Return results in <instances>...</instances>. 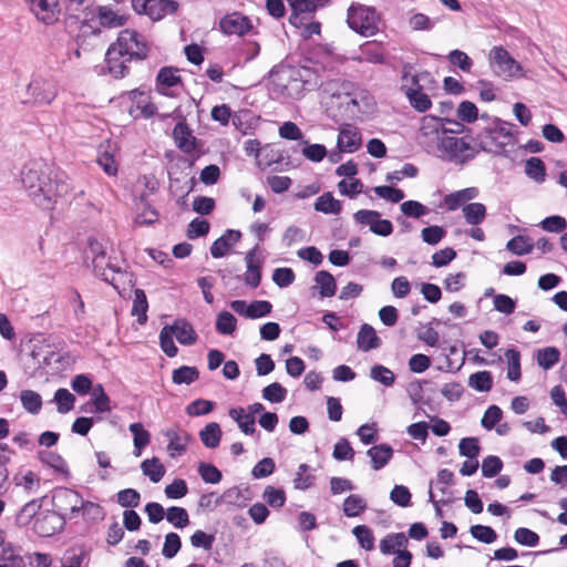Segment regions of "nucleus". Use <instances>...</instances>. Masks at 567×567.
Listing matches in <instances>:
<instances>
[{
    "mask_svg": "<svg viewBox=\"0 0 567 567\" xmlns=\"http://www.w3.org/2000/svg\"><path fill=\"white\" fill-rule=\"evenodd\" d=\"M21 182L33 202L43 209H51L56 197L68 190L59 171L43 162L27 164L21 173Z\"/></svg>",
    "mask_w": 567,
    "mask_h": 567,
    "instance_id": "1",
    "label": "nucleus"
},
{
    "mask_svg": "<svg viewBox=\"0 0 567 567\" xmlns=\"http://www.w3.org/2000/svg\"><path fill=\"white\" fill-rule=\"evenodd\" d=\"M275 86L281 95L298 100L305 91L317 85V73L308 66H274L269 71Z\"/></svg>",
    "mask_w": 567,
    "mask_h": 567,
    "instance_id": "2",
    "label": "nucleus"
},
{
    "mask_svg": "<svg viewBox=\"0 0 567 567\" xmlns=\"http://www.w3.org/2000/svg\"><path fill=\"white\" fill-rule=\"evenodd\" d=\"M512 123L493 117L492 123L480 132L471 142H477L478 151L496 155L505 152V146L513 137Z\"/></svg>",
    "mask_w": 567,
    "mask_h": 567,
    "instance_id": "3",
    "label": "nucleus"
},
{
    "mask_svg": "<svg viewBox=\"0 0 567 567\" xmlns=\"http://www.w3.org/2000/svg\"><path fill=\"white\" fill-rule=\"evenodd\" d=\"M347 23L362 37H372L380 31L381 16L373 7L352 3L347 11Z\"/></svg>",
    "mask_w": 567,
    "mask_h": 567,
    "instance_id": "4",
    "label": "nucleus"
},
{
    "mask_svg": "<svg viewBox=\"0 0 567 567\" xmlns=\"http://www.w3.org/2000/svg\"><path fill=\"white\" fill-rule=\"evenodd\" d=\"M467 136L455 137V136H443L437 142V148L446 154L447 159L451 162H458L465 164L468 161L475 158L481 152L477 147V142L466 141Z\"/></svg>",
    "mask_w": 567,
    "mask_h": 567,
    "instance_id": "5",
    "label": "nucleus"
},
{
    "mask_svg": "<svg viewBox=\"0 0 567 567\" xmlns=\"http://www.w3.org/2000/svg\"><path fill=\"white\" fill-rule=\"evenodd\" d=\"M488 61L493 73L505 81L517 78L522 71L520 63L502 45L491 50Z\"/></svg>",
    "mask_w": 567,
    "mask_h": 567,
    "instance_id": "6",
    "label": "nucleus"
},
{
    "mask_svg": "<svg viewBox=\"0 0 567 567\" xmlns=\"http://www.w3.org/2000/svg\"><path fill=\"white\" fill-rule=\"evenodd\" d=\"M116 45L127 55V61H143L148 56L150 44L145 38L132 29L122 30L116 39Z\"/></svg>",
    "mask_w": 567,
    "mask_h": 567,
    "instance_id": "7",
    "label": "nucleus"
},
{
    "mask_svg": "<svg viewBox=\"0 0 567 567\" xmlns=\"http://www.w3.org/2000/svg\"><path fill=\"white\" fill-rule=\"evenodd\" d=\"M66 522L65 515H60V512L54 509L41 511L33 522V530L40 537H50L61 532Z\"/></svg>",
    "mask_w": 567,
    "mask_h": 567,
    "instance_id": "8",
    "label": "nucleus"
},
{
    "mask_svg": "<svg viewBox=\"0 0 567 567\" xmlns=\"http://www.w3.org/2000/svg\"><path fill=\"white\" fill-rule=\"evenodd\" d=\"M27 96L24 103L50 104L56 96V89L53 82L35 78L27 86Z\"/></svg>",
    "mask_w": 567,
    "mask_h": 567,
    "instance_id": "9",
    "label": "nucleus"
},
{
    "mask_svg": "<svg viewBox=\"0 0 567 567\" xmlns=\"http://www.w3.org/2000/svg\"><path fill=\"white\" fill-rule=\"evenodd\" d=\"M355 223L367 225L370 230L382 237L390 236L393 233V225L389 219H381V214L377 210L360 209L354 213Z\"/></svg>",
    "mask_w": 567,
    "mask_h": 567,
    "instance_id": "10",
    "label": "nucleus"
},
{
    "mask_svg": "<svg viewBox=\"0 0 567 567\" xmlns=\"http://www.w3.org/2000/svg\"><path fill=\"white\" fill-rule=\"evenodd\" d=\"M413 66L410 63H405L402 66L401 80L403 82H410V85H402V91L405 89H413L421 91L433 90L437 87V82L430 71H422L416 74H412Z\"/></svg>",
    "mask_w": 567,
    "mask_h": 567,
    "instance_id": "11",
    "label": "nucleus"
},
{
    "mask_svg": "<svg viewBox=\"0 0 567 567\" xmlns=\"http://www.w3.org/2000/svg\"><path fill=\"white\" fill-rule=\"evenodd\" d=\"M219 29L226 35L244 37L252 29V22L240 12H231L219 21Z\"/></svg>",
    "mask_w": 567,
    "mask_h": 567,
    "instance_id": "12",
    "label": "nucleus"
},
{
    "mask_svg": "<svg viewBox=\"0 0 567 567\" xmlns=\"http://www.w3.org/2000/svg\"><path fill=\"white\" fill-rule=\"evenodd\" d=\"M92 255V267L94 274L101 278L103 281L112 285L114 288H117L114 284V276L109 277L105 274L104 259H105V249L103 245L95 238H90L87 241V256Z\"/></svg>",
    "mask_w": 567,
    "mask_h": 567,
    "instance_id": "13",
    "label": "nucleus"
},
{
    "mask_svg": "<svg viewBox=\"0 0 567 567\" xmlns=\"http://www.w3.org/2000/svg\"><path fill=\"white\" fill-rule=\"evenodd\" d=\"M105 62L109 72L115 78H124L128 72L127 55L123 53V50L116 45V42L112 43L105 54Z\"/></svg>",
    "mask_w": 567,
    "mask_h": 567,
    "instance_id": "14",
    "label": "nucleus"
},
{
    "mask_svg": "<svg viewBox=\"0 0 567 567\" xmlns=\"http://www.w3.org/2000/svg\"><path fill=\"white\" fill-rule=\"evenodd\" d=\"M94 17L99 19L101 27L107 29L123 27L127 21L125 16L118 14L110 6H97L85 13V18L93 19Z\"/></svg>",
    "mask_w": 567,
    "mask_h": 567,
    "instance_id": "15",
    "label": "nucleus"
},
{
    "mask_svg": "<svg viewBox=\"0 0 567 567\" xmlns=\"http://www.w3.org/2000/svg\"><path fill=\"white\" fill-rule=\"evenodd\" d=\"M361 133L351 124H342L339 127L337 147L340 152L354 153L361 146Z\"/></svg>",
    "mask_w": 567,
    "mask_h": 567,
    "instance_id": "16",
    "label": "nucleus"
},
{
    "mask_svg": "<svg viewBox=\"0 0 567 567\" xmlns=\"http://www.w3.org/2000/svg\"><path fill=\"white\" fill-rule=\"evenodd\" d=\"M172 136L177 148L186 154L196 150L199 143L186 122H178L173 130Z\"/></svg>",
    "mask_w": 567,
    "mask_h": 567,
    "instance_id": "17",
    "label": "nucleus"
},
{
    "mask_svg": "<svg viewBox=\"0 0 567 567\" xmlns=\"http://www.w3.org/2000/svg\"><path fill=\"white\" fill-rule=\"evenodd\" d=\"M241 239V233L235 229H227L210 246V254L214 258L224 257L228 250Z\"/></svg>",
    "mask_w": 567,
    "mask_h": 567,
    "instance_id": "18",
    "label": "nucleus"
},
{
    "mask_svg": "<svg viewBox=\"0 0 567 567\" xmlns=\"http://www.w3.org/2000/svg\"><path fill=\"white\" fill-rule=\"evenodd\" d=\"M81 495L71 488L60 487L56 488L52 495V505L55 512H60V515L69 509L72 503H80Z\"/></svg>",
    "mask_w": 567,
    "mask_h": 567,
    "instance_id": "19",
    "label": "nucleus"
},
{
    "mask_svg": "<svg viewBox=\"0 0 567 567\" xmlns=\"http://www.w3.org/2000/svg\"><path fill=\"white\" fill-rule=\"evenodd\" d=\"M381 339L377 336L374 328L369 323H363L360 327L357 337V346L359 350L368 352L381 347Z\"/></svg>",
    "mask_w": 567,
    "mask_h": 567,
    "instance_id": "20",
    "label": "nucleus"
},
{
    "mask_svg": "<svg viewBox=\"0 0 567 567\" xmlns=\"http://www.w3.org/2000/svg\"><path fill=\"white\" fill-rule=\"evenodd\" d=\"M367 454L371 458V467L374 471H380L392 458L393 449L389 444L382 443L370 447Z\"/></svg>",
    "mask_w": 567,
    "mask_h": 567,
    "instance_id": "21",
    "label": "nucleus"
},
{
    "mask_svg": "<svg viewBox=\"0 0 567 567\" xmlns=\"http://www.w3.org/2000/svg\"><path fill=\"white\" fill-rule=\"evenodd\" d=\"M21 547L7 543L0 549V567H27Z\"/></svg>",
    "mask_w": 567,
    "mask_h": 567,
    "instance_id": "22",
    "label": "nucleus"
},
{
    "mask_svg": "<svg viewBox=\"0 0 567 567\" xmlns=\"http://www.w3.org/2000/svg\"><path fill=\"white\" fill-rule=\"evenodd\" d=\"M169 327L174 330V334L181 344L192 346L197 341V334L186 319H176Z\"/></svg>",
    "mask_w": 567,
    "mask_h": 567,
    "instance_id": "23",
    "label": "nucleus"
},
{
    "mask_svg": "<svg viewBox=\"0 0 567 567\" xmlns=\"http://www.w3.org/2000/svg\"><path fill=\"white\" fill-rule=\"evenodd\" d=\"M148 17L152 21H159L167 14H174L179 3L176 0H151Z\"/></svg>",
    "mask_w": 567,
    "mask_h": 567,
    "instance_id": "24",
    "label": "nucleus"
},
{
    "mask_svg": "<svg viewBox=\"0 0 567 567\" xmlns=\"http://www.w3.org/2000/svg\"><path fill=\"white\" fill-rule=\"evenodd\" d=\"M164 435L168 439V451H175L178 454L186 452L187 443L190 441V435L186 431H181L177 426L171 427L165 431Z\"/></svg>",
    "mask_w": 567,
    "mask_h": 567,
    "instance_id": "25",
    "label": "nucleus"
},
{
    "mask_svg": "<svg viewBox=\"0 0 567 567\" xmlns=\"http://www.w3.org/2000/svg\"><path fill=\"white\" fill-rule=\"evenodd\" d=\"M30 3L31 10L34 12L38 20L44 24H52L56 18L53 7L55 2L51 3L49 0H25Z\"/></svg>",
    "mask_w": 567,
    "mask_h": 567,
    "instance_id": "26",
    "label": "nucleus"
},
{
    "mask_svg": "<svg viewBox=\"0 0 567 567\" xmlns=\"http://www.w3.org/2000/svg\"><path fill=\"white\" fill-rule=\"evenodd\" d=\"M315 210L323 214L338 215L342 210L341 202L336 199L331 192H326L315 202Z\"/></svg>",
    "mask_w": 567,
    "mask_h": 567,
    "instance_id": "27",
    "label": "nucleus"
},
{
    "mask_svg": "<svg viewBox=\"0 0 567 567\" xmlns=\"http://www.w3.org/2000/svg\"><path fill=\"white\" fill-rule=\"evenodd\" d=\"M41 499H32L24 504L16 517V523L20 527L28 526L32 520L37 519V515L41 512Z\"/></svg>",
    "mask_w": 567,
    "mask_h": 567,
    "instance_id": "28",
    "label": "nucleus"
},
{
    "mask_svg": "<svg viewBox=\"0 0 567 567\" xmlns=\"http://www.w3.org/2000/svg\"><path fill=\"white\" fill-rule=\"evenodd\" d=\"M229 416L237 422L238 427L246 435H252L256 432V420L254 416L245 414L244 408L230 409Z\"/></svg>",
    "mask_w": 567,
    "mask_h": 567,
    "instance_id": "29",
    "label": "nucleus"
},
{
    "mask_svg": "<svg viewBox=\"0 0 567 567\" xmlns=\"http://www.w3.org/2000/svg\"><path fill=\"white\" fill-rule=\"evenodd\" d=\"M247 498L244 496L243 491L238 486H233L226 489L219 497L214 501V507L221 504L233 505L237 507L246 506Z\"/></svg>",
    "mask_w": 567,
    "mask_h": 567,
    "instance_id": "30",
    "label": "nucleus"
},
{
    "mask_svg": "<svg viewBox=\"0 0 567 567\" xmlns=\"http://www.w3.org/2000/svg\"><path fill=\"white\" fill-rule=\"evenodd\" d=\"M128 430L133 434V453L135 456H140L142 454V450L150 444L151 434L144 429L142 423H132L130 424Z\"/></svg>",
    "mask_w": 567,
    "mask_h": 567,
    "instance_id": "31",
    "label": "nucleus"
},
{
    "mask_svg": "<svg viewBox=\"0 0 567 567\" xmlns=\"http://www.w3.org/2000/svg\"><path fill=\"white\" fill-rule=\"evenodd\" d=\"M141 470L153 483H158L166 473L165 466L156 456L144 460L141 464Z\"/></svg>",
    "mask_w": 567,
    "mask_h": 567,
    "instance_id": "32",
    "label": "nucleus"
},
{
    "mask_svg": "<svg viewBox=\"0 0 567 567\" xmlns=\"http://www.w3.org/2000/svg\"><path fill=\"white\" fill-rule=\"evenodd\" d=\"M221 429L218 423L210 422L199 432L202 443L208 449H216L221 440Z\"/></svg>",
    "mask_w": 567,
    "mask_h": 567,
    "instance_id": "33",
    "label": "nucleus"
},
{
    "mask_svg": "<svg viewBox=\"0 0 567 567\" xmlns=\"http://www.w3.org/2000/svg\"><path fill=\"white\" fill-rule=\"evenodd\" d=\"M465 221L468 225L477 226L484 221L486 217V207L482 203L465 204L462 208Z\"/></svg>",
    "mask_w": 567,
    "mask_h": 567,
    "instance_id": "34",
    "label": "nucleus"
},
{
    "mask_svg": "<svg viewBox=\"0 0 567 567\" xmlns=\"http://www.w3.org/2000/svg\"><path fill=\"white\" fill-rule=\"evenodd\" d=\"M404 94L411 106L420 113L426 112L432 106V101L424 91L419 92V90L405 89Z\"/></svg>",
    "mask_w": 567,
    "mask_h": 567,
    "instance_id": "35",
    "label": "nucleus"
},
{
    "mask_svg": "<svg viewBox=\"0 0 567 567\" xmlns=\"http://www.w3.org/2000/svg\"><path fill=\"white\" fill-rule=\"evenodd\" d=\"M537 364L544 370H550L560 360V351L556 347H546L537 350Z\"/></svg>",
    "mask_w": 567,
    "mask_h": 567,
    "instance_id": "36",
    "label": "nucleus"
},
{
    "mask_svg": "<svg viewBox=\"0 0 567 567\" xmlns=\"http://www.w3.org/2000/svg\"><path fill=\"white\" fill-rule=\"evenodd\" d=\"M525 174L534 182L542 184L546 179V166L542 158L530 157L525 163Z\"/></svg>",
    "mask_w": 567,
    "mask_h": 567,
    "instance_id": "37",
    "label": "nucleus"
},
{
    "mask_svg": "<svg viewBox=\"0 0 567 567\" xmlns=\"http://www.w3.org/2000/svg\"><path fill=\"white\" fill-rule=\"evenodd\" d=\"M38 455H39V460L43 464L48 465L49 467L53 468L54 471H56L59 473L69 475V468H68L66 462L60 454L51 452V451H40L38 453Z\"/></svg>",
    "mask_w": 567,
    "mask_h": 567,
    "instance_id": "38",
    "label": "nucleus"
},
{
    "mask_svg": "<svg viewBox=\"0 0 567 567\" xmlns=\"http://www.w3.org/2000/svg\"><path fill=\"white\" fill-rule=\"evenodd\" d=\"M148 302L146 293L143 289H135L132 307V315L137 316V322L144 324L147 321Z\"/></svg>",
    "mask_w": 567,
    "mask_h": 567,
    "instance_id": "39",
    "label": "nucleus"
},
{
    "mask_svg": "<svg viewBox=\"0 0 567 567\" xmlns=\"http://www.w3.org/2000/svg\"><path fill=\"white\" fill-rule=\"evenodd\" d=\"M315 281L320 286V295L323 298L336 295L337 285L334 277L326 270H320L315 276Z\"/></svg>",
    "mask_w": 567,
    "mask_h": 567,
    "instance_id": "40",
    "label": "nucleus"
},
{
    "mask_svg": "<svg viewBox=\"0 0 567 567\" xmlns=\"http://www.w3.org/2000/svg\"><path fill=\"white\" fill-rule=\"evenodd\" d=\"M445 122H451V120L442 116L425 115L421 120L420 132L424 136L437 134L441 131L443 132Z\"/></svg>",
    "mask_w": 567,
    "mask_h": 567,
    "instance_id": "41",
    "label": "nucleus"
},
{
    "mask_svg": "<svg viewBox=\"0 0 567 567\" xmlns=\"http://www.w3.org/2000/svg\"><path fill=\"white\" fill-rule=\"evenodd\" d=\"M360 51L364 56V61H367L369 63H373V64H384L385 63V55L381 49V45L375 42L368 41V42L363 43L360 47Z\"/></svg>",
    "mask_w": 567,
    "mask_h": 567,
    "instance_id": "42",
    "label": "nucleus"
},
{
    "mask_svg": "<svg viewBox=\"0 0 567 567\" xmlns=\"http://www.w3.org/2000/svg\"><path fill=\"white\" fill-rule=\"evenodd\" d=\"M343 513L347 517H355L367 509V502L358 494H351L343 502Z\"/></svg>",
    "mask_w": 567,
    "mask_h": 567,
    "instance_id": "43",
    "label": "nucleus"
},
{
    "mask_svg": "<svg viewBox=\"0 0 567 567\" xmlns=\"http://www.w3.org/2000/svg\"><path fill=\"white\" fill-rule=\"evenodd\" d=\"M505 358L508 363L507 378L514 382L519 381L522 377L519 351L515 348L508 349L505 352Z\"/></svg>",
    "mask_w": 567,
    "mask_h": 567,
    "instance_id": "44",
    "label": "nucleus"
},
{
    "mask_svg": "<svg viewBox=\"0 0 567 567\" xmlns=\"http://www.w3.org/2000/svg\"><path fill=\"white\" fill-rule=\"evenodd\" d=\"M199 371L196 367L182 365L173 371L172 380L175 384H190L198 380Z\"/></svg>",
    "mask_w": 567,
    "mask_h": 567,
    "instance_id": "45",
    "label": "nucleus"
},
{
    "mask_svg": "<svg viewBox=\"0 0 567 567\" xmlns=\"http://www.w3.org/2000/svg\"><path fill=\"white\" fill-rule=\"evenodd\" d=\"M237 329L236 317L227 311L223 310L217 315L216 330L220 334H233Z\"/></svg>",
    "mask_w": 567,
    "mask_h": 567,
    "instance_id": "46",
    "label": "nucleus"
},
{
    "mask_svg": "<svg viewBox=\"0 0 567 567\" xmlns=\"http://www.w3.org/2000/svg\"><path fill=\"white\" fill-rule=\"evenodd\" d=\"M468 385L478 392H487L493 388V375L489 371H478L470 375Z\"/></svg>",
    "mask_w": 567,
    "mask_h": 567,
    "instance_id": "47",
    "label": "nucleus"
},
{
    "mask_svg": "<svg viewBox=\"0 0 567 567\" xmlns=\"http://www.w3.org/2000/svg\"><path fill=\"white\" fill-rule=\"evenodd\" d=\"M408 538L404 533L389 534L381 540L380 550L384 555H390L395 553V547H405Z\"/></svg>",
    "mask_w": 567,
    "mask_h": 567,
    "instance_id": "48",
    "label": "nucleus"
},
{
    "mask_svg": "<svg viewBox=\"0 0 567 567\" xmlns=\"http://www.w3.org/2000/svg\"><path fill=\"white\" fill-rule=\"evenodd\" d=\"M533 248V243H530L528 237L523 235L513 237L506 244V249L517 256L527 255L532 252Z\"/></svg>",
    "mask_w": 567,
    "mask_h": 567,
    "instance_id": "49",
    "label": "nucleus"
},
{
    "mask_svg": "<svg viewBox=\"0 0 567 567\" xmlns=\"http://www.w3.org/2000/svg\"><path fill=\"white\" fill-rule=\"evenodd\" d=\"M178 69L174 66H163L156 76V84L164 87H173L182 83V78L177 74Z\"/></svg>",
    "mask_w": 567,
    "mask_h": 567,
    "instance_id": "50",
    "label": "nucleus"
},
{
    "mask_svg": "<svg viewBox=\"0 0 567 567\" xmlns=\"http://www.w3.org/2000/svg\"><path fill=\"white\" fill-rule=\"evenodd\" d=\"M22 406L32 414H38L42 408V399L39 393L32 390H22L20 392Z\"/></svg>",
    "mask_w": 567,
    "mask_h": 567,
    "instance_id": "51",
    "label": "nucleus"
},
{
    "mask_svg": "<svg viewBox=\"0 0 567 567\" xmlns=\"http://www.w3.org/2000/svg\"><path fill=\"white\" fill-rule=\"evenodd\" d=\"M53 400L56 402V410L61 414H65L74 408L75 396L68 389H58Z\"/></svg>",
    "mask_w": 567,
    "mask_h": 567,
    "instance_id": "52",
    "label": "nucleus"
},
{
    "mask_svg": "<svg viewBox=\"0 0 567 567\" xmlns=\"http://www.w3.org/2000/svg\"><path fill=\"white\" fill-rule=\"evenodd\" d=\"M173 334L174 330L171 327H168V324L164 326L159 332L161 349L169 358H174L178 352V348L176 347L173 340Z\"/></svg>",
    "mask_w": 567,
    "mask_h": 567,
    "instance_id": "53",
    "label": "nucleus"
},
{
    "mask_svg": "<svg viewBox=\"0 0 567 567\" xmlns=\"http://www.w3.org/2000/svg\"><path fill=\"white\" fill-rule=\"evenodd\" d=\"M309 471L310 466L306 463H302L298 466V472L293 480L296 489L306 491L315 485L316 476L308 473Z\"/></svg>",
    "mask_w": 567,
    "mask_h": 567,
    "instance_id": "54",
    "label": "nucleus"
},
{
    "mask_svg": "<svg viewBox=\"0 0 567 567\" xmlns=\"http://www.w3.org/2000/svg\"><path fill=\"white\" fill-rule=\"evenodd\" d=\"M197 472L207 484H218L223 478L221 472L210 463L200 462Z\"/></svg>",
    "mask_w": 567,
    "mask_h": 567,
    "instance_id": "55",
    "label": "nucleus"
},
{
    "mask_svg": "<svg viewBox=\"0 0 567 567\" xmlns=\"http://www.w3.org/2000/svg\"><path fill=\"white\" fill-rule=\"evenodd\" d=\"M370 378L384 386H391L395 382L394 373L386 367L375 364L370 370Z\"/></svg>",
    "mask_w": 567,
    "mask_h": 567,
    "instance_id": "56",
    "label": "nucleus"
},
{
    "mask_svg": "<svg viewBox=\"0 0 567 567\" xmlns=\"http://www.w3.org/2000/svg\"><path fill=\"white\" fill-rule=\"evenodd\" d=\"M352 534L355 536L358 543L365 550L374 549V536L372 530L365 525H358L352 529Z\"/></svg>",
    "mask_w": 567,
    "mask_h": 567,
    "instance_id": "57",
    "label": "nucleus"
},
{
    "mask_svg": "<svg viewBox=\"0 0 567 567\" xmlns=\"http://www.w3.org/2000/svg\"><path fill=\"white\" fill-rule=\"evenodd\" d=\"M458 451L461 456L474 460L477 458L481 452V446L477 437H464L460 441Z\"/></svg>",
    "mask_w": 567,
    "mask_h": 567,
    "instance_id": "58",
    "label": "nucleus"
},
{
    "mask_svg": "<svg viewBox=\"0 0 567 567\" xmlns=\"http://www.w3.org/2000/svg\"><path fill=\"white\" fill-rule=\"evenodd\" d=\"M166 519L176 528H184L189 524L187 511L178 506H172L167 509Z\"/></svg>",
    "mask_w": 567,
    "mask_h": 567,
    "instance_id": "59",
    "label": "nucleus"
},
{
    "mask_svg": "<svg viewBox=\"0 0 567 567\" xmlns=\"http://www.w3.org/2000/svg\"><path fill=\"white\" fill-rule=\"evenodd\" d=\"M262 498L265 502L274 507V508H280L286 503V493L281 488H275L274 486H267L264 491Z\"/></svg>",
    "mask_w": 567,
    "mask_h": 567,
    "instance_id": "60",
    "label": "nucleus"
},
{
    "mask_svg": "<svg viewBox=\"0 0 567 567\" xmlns=\"http://www.w3.org/2000/svg\"><path fill=\"white\" fill-rule=\"evenodd\" d=\"M214 409L215 402L205 399H196L186 406V413L189 416H200L210 413Z\"/></svg>",
    "mask_w": 567,
    "mask_h": 567,
    "instance_id": "61",
    "label": "nucleus"
},
{
    "mask_svg": "<svg viewBox=\"0 0 567 567\" xmlns=\"http://www.w3.org/2000/svg\"><path fill=\"white\" fill-rule=\"evenodd\" d=\"M287 396V389L278 382H274L262 390V398L271 403H280Z\"/></svg>",
    "mask_w": 567,
    "mask_h": 567,
    "instance_id": "62",
    "label": "nucleus"
},
{
    "mask_svg": "<svg viewBox=\"0 0 567 567\" xmlns=\"http://www.w3.org/2000/svg\"><path fill=\"white\" fill-rule=\"evenodd\" d=\"M181 548H182L181 537L174 532L168 533L165 536V542H164V546H163V550H162L163 556L167 559H172L177 555V553L181 550Z\"/></svg>",
    "mask_w": 567,
    "mask_h": 567,
    "instance_id": "63",
    "label": "nucleus"
},
{
    "mask_svg": "<svg viewBox=\"0 0 567 567\" xmlns=\"http://www.w3.org/2000/svg\"><path fill=\"white\" fill-rule=\"evenodd\" d=\"M117 503L122 507L134 508L141 503V494L134 488H125L116 494Z\"/></svg>",
    "mask_w": 567,
    "mask_h": 567,
    "instance_id": "64",
    "label": "nucleus"
}]
</instances>
